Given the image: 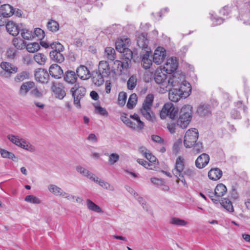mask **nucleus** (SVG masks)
<instances>
[{"instance_id":"nucleus-1","label":"nucleus","mask_w":250,"mask_h":250,"mask_svg":"<svg viewBox=\"0 0 250 250\" xmlns=\"http://www.w3.org/2000/svg\"><path fill=\"white\" fill-rule=\"evenodd\" d=\"M192 113V107L191 105L183 106L179 113V117L177 122L172 121L167 124V128L168 131L171 134H173L178 127L182 128H187L191 121Z\"/></svg>"},{"instance_id":"nucleus-2","label":"nucleus","mask_w":250,"mask_h":250,"mask_svg":"<svg viewBox=\"0 0 250 250\" xmlns=\"http://www.w3.org/2000/svg\"><path fill=\"white\" fill-rule=\"evenodd\" d=\"M168 90L169 100L173 102H177L181 99L186 98L190 95L191 87L189 83L184 81L180 84V87L171 88Z\"/></svg>"},{"instance_id":"nucleus-3","label":"nucleus","mask_w":250,"mask_h":250,"mask_svg":"<svg viewBox=\"0 0 250 250\" xmlns=\"http://www.w3.org/2000/svg\"><path fill=\"white\" fill-rule=\"evenodd\" d=\"M154 95L148 94L146 97L142 106L140 111L143 117L147 121L153 122L155 120V114L152 110V104L154 101Z\"/></svg>"},{"instance_id":"nucleus-4","label":"nucleus","mask_w":250,"mask_h":250,"mask_svg":"<svg viewBox=\"0 0 250 250\" xmlns=\"http://www.w3.org/2000/svg\"><path fill=\"white\" fill-rule=\"evenodd\" d=\"M130 119L125 115L121 116V121L129 128L137 131H141L144 128L145 123L142 121L137 114L130 115Z\"/></svg>"},{"instance_id":"nucleus-5","label":"nucleus","mask_w":250,"mask_h":250,"mask_svg":"<svg viewBox=\"0 0 250 250\" xmlns=\"http://www.w3.org/2000/svg\"><path fill=\"white\" fill-rule=\"evenodd\" d=\"M50 47L53 49L50 52V59L54 62L61 63L64 60V57L62 54L64 48L59 42H54L50 43Z\"/></svg>"},{"instance_id":"nucleus-6","label":"nucleus","mask_w":250,"mask_h":250,"mask_svg":"<svg viewBox=\"0 0 250 250\" xmlns=\"http://www.w3.org/2000/svg\"><path fill=\"white\" fill-rule=\"evenodd\" d=\"M73 98L74 104L78 108H81L80 104L81 100L85 96L86 89L84 87L80 86L78 84H75L70 89Z\"/></svg>"},{"instance_id":"nucleus-7","label":"nucleus","mask_w":250,"mask_h":250,"mask_svg":"<svg viewBox=\"0 0 250 250\" xmlns=\"http://www.w3.org/2000/svg\"><path fill=\"white\" fill-rule=\"evenodd\" d=\"M198 138V131L196 128L188 129L186 133L184 144L186 147L190 148L192 147L197 142Z\"/></svg>"},{"instance_id":"nucleus-8","label":"nucleus","mask_w":250,"mask_h":250,"mask_svg":"<svg viewBox=\"0 0 250 250\" xmlns=\"http://www.w3.org/2000/svg\"><path fill=\"white\" fill-rule=\"evenodd\" d=\"M178 113V110L171 103H166L163 106L160 116L162 119H165L167 117L174 119Z\"/></svg>"},{"instance_id":"nucleus-9","label":"nucleus","mask_w":250,"mask_h":250,"mask_svg":"<svg viewBox=\"0 0 250 250\" xmlns=\"http://www.w3.org/2000/svg\"><path fill=\"white\" fill-rule=\"evenodd\" d=\"M167 90L171 88H179L180 84L184 82V78L179 74L174 73L171 75H168L167 78Z\"/></svg>"},{"instance_id":"nucleus-10","label":"nucleus","mask_w":250,"mask_h":250,"mask_svg":"<svg viewBox=\"0 0 250 250\" xmlns=\"http://www.w3.org/2000/svg\"><path fill=\"white\" fill-rule=\"evenodd\" d=\"M167 78L168 76L164 74L161 70H156L154 76V80L155 82L160 85V87L164 90L167 91Z\"/></svg>"},{"instance_id":"nucleus-11","label":"nucleus","mask_w":250,"mask_h":250,"mask_svg":"<svg viewBox=\"0 0 250 250\" xmlns=\"http://www.w3.org/2000/svg\"><path fill=\"white\" fill-rule=\"evenodd\" d=\"M178 64L176 58H171L167 60L164 65L163 70L167 73L170 74L177 69Z\"/></svg>"},{"instance_id":"nucleus-12","label":"nucleus","mask_w":250,"mask_h":250,"mask_svg":"<svg viewBox=\"0 0 250 250\" xmlns=\"http://www.w3.org/2000/svg\"><path fill=\"white\" fill-rule=\"evenodd\" d=\"M184 160L181 157H179L176 161L175 168L172 170L173 174L176 177L183 178V172L184 171Z\"/></svg>"},{"instance_id":"nucleus-13","label":"nucleus","mask_w":250,"mask_h":250,"mask_svg":"<svg viewBox=\"0 0 250 250\" xmlns=\"http://www.w3.org/2000/svg\"><path fill=\"white\" fill-rule=\"evenodd\" d=\"M166 56V52L163 47H158L154 52L153 61L157 64H160L163 62L165 57Z\"/></svg>"},{"instance_id":"nucleus-14","label":"nucleus","mask_w":250,"mask_h":250,"mask_svg":"<svg viewBox=\"0 0 250 250\" xmlns=\"http://www.w3.org/2000/svg\"><path fill=\"white\" fill-rule=\"evenodd\" d=\"M35 77L37 81L42 83H46L50 76L46 70L40 68L35 72Z\"/></svg>"},{"instance_id":"nucleus-15","label":"nucleus","mask_w":250,"mask_h":250,"mask_svg":"<svg viewBox=\"0 0 250 250\" xmlns=\"http://www.w3.org/2000/svg\"><path fill=\"white\" fill-rule=\"evenodd\" d=\"M209 159V156L208 154L202 153L196 160L195 166L198 168H203L208 164Z\"/></svg>"},{"instance_id":"nucleus-16","label":"nucleus","mask_w":250,"mask_h":250,"mask_svg":"<svg viewBox=\"0 0 250 250\" xmlns=\"http://www.w3.org/2000/svg\"><path fill=\"white\" fill-rule=\"evenodd\" d=\"M77 77H79L83 80H86L91 77V74L87 67L81 65L76 70Z\"/></svg>"},{"instance_id":"nucleus-17","label":"nucleus","mask_w":250,"mask_h":250,"mask_svg":"<svg viewBox=\"0 0 250 250\" xmlns=\"http://www.w3.org/2000/svg\"><path fill=\"white\" fill-rule=\"evenodd\" d=\"M50 75L55 79H60L63 74V71L61 67L57 64H52L49 69Z\"/></svg>"},{"instance_id":"nucleus-18","label":"nucleus","mask_w":250,"mask_h":250,"mask_svg":"<svg viewBox=\"0 0 250 250\" xmlns=\"http://www.w3.org/2000/svg\"><path fill=\"white\" fill-rule=\"evenodd\" d=\"M98 71L103 74V76L108 77L111 73V69L109 63L105 61L99 62Z\"/></svg>"},{"instance_id":"nucleus-19","label":"nucleus","mask_w":250,"mask_h":250,"mask_svg":"<svg viewBox=\"0 0 250 250\" xmlns=\"http://www.w3.org/2000/svg\"><path fill=\"white\" fill-rule=\"evenodd\" d=\"M51 89L56 94V97L60 99H63L66 95L65 90L60 83H52Z\"/></svg>"},{"instance_id":"nucleus-20","label":"nucleus","mask_w":250,"mask_h":250,"mask_svg":"<svg viewBox=\"0 0 250 250\" xmlns=\"http://www.w3.org/2000/svg\"><path fill=\"white\" fill-rule=\"evenodd\" d=\"M35 84L33 82H26L23 83L19 89V94L25 96L28 92L35 87Z\"/></svg>"},{"instance_id":"nucleus-21","label":"nucleus","mask_w":250,"mask_h":250,"mask_svg":"<svg viewBox=\"0 0 250 250\" xmlns=\"http://www.w3.org/2000/svg\"><path fill=\"white\" fill-rule=\"evenodd\" d=\"M148 41L147 39V35L146 33H142L137 39V43L140 48L146 50H149L148 48Z\"/></svg>"},{"instance_id":"nucleus-22","label":"nucleus","mask_w":250,"mask_h":250,"mask_svg":"<svg viewBox=\"0 0 250 250\" xmlns=\"http://www.w3.org/2000/svg\"><path fill=\"white\" fill-rule=\"evenodd\" d=\"M6 28L7 32L13 36H17L20 30L19 26L12 21H9L7 23Z\"/></svg>"},{"instance_id":"nucleus-23","label":"nucleus","mask_w":250,"mask_h":250,"mask_svg":"<svg viewBox=\"0 0 250 250\" xmlns=\"http://www.w3.org/2000/svg\"><path fill=\"white\" fill-rule=\"evenodd\" d=\"M91 76L93 83L97 86L103 84L104 81V78H106V77L103 76V74L98 70L93 71Z\"/></svg>"},{"instance_id":"nucleus-24","label":"nucleus","mask_w":250,"mask_h":250,"mask_svg":"<svg viewBox=\"0 0 250 250\" xmlns=\"http://www.w3.org/2000/svg\"><path fill=\"white\" fill-rule=\"evenodd\" d=\"M63 79L68 83L75 84L77 80V75L74 71L68 70L65 72L63 76Z\"/></svg>"},{"instance_id":"nucleus-25","label":"nucleus","mask_w":250,"mask_h":250,"mask_svg":"<svg viewBox=\"0 0 250 250\" xmlns=\"http://www.w3.org/2000/svg\"><path fill=\"white\" fill-rule=\"evenodd\" d=\"M92 181L98 184L103 188L109 191H113L115 190V188L113 186L110 185L108 182L100 179L98 177L95 176Z\"/></svg>"},{"instance_id":"nucleus-26","label":"nucleus","mask_w":250,"mask_h":250,"mask_svg":"<svg viewBox=\"0 0 250 250\" xmlns=\"http://www.w3.org/2000/svg\"><path fill=\"white\" fill-rule=\"evenodd\" d=\"M0 11L1 15L4 18L10 17L14 14V9L9 4L1 5Z\"/></svg>"},{"instance_id":"nucleus-27","label":"nucleus","mask_w":250,"mask_h":250,"mask_svg":"<svg viewBox=\"0 0 250 250\" xmlns=\"http://www.w3.org/2000/svg\"><path fill=\"white\" fill-rule=\"evenodd\" d=\"M0 67L6 72L10 74H15L18 72L17 67L13 65L11 63L7 62H2L0 63Z\"/></svg>"},{"instance_id":"nucleus-28","label":"nucleus","mask_w":250,"mask_h":250,"mask_svg":"<svg viewBox=\"0 0 250 250\" xmlns=\"http://www.w3.org/2000/svg\"><path fill=\"white\" fill-rule=\"evenodd\" d=\"M197 113L201 116H206L211 114V107L208 104H203L200 105L197 109Z\"/></svg>"},{"instance_id":"nucleus-29","label":"nucleus","mask_w":250,"mask_h":250,"mask_svg":"<svg viewBox=\"0 0 250 250\" xmlns=\"http://www.w3.org/2000/svg\"><path fill=\"white\" fill-rule=\"evenodd\" d=\"M76 169L77 171L80 173L81 175L87 177L92 181L93 180V179L95 177L94 174L81 166L76 167Z\"/></svg>"},{"instance_id":"nucleus-30","label":"nucleus","mask_w":250,"mask_h":250,"mask_svg":"<svg viewBox=\"0 0 250 250\" xmlns=\"http://www.w3.org/2000/svg\"><path fill=\"white\" fill-rule=\"evenodd\" d=\"M222 172L218 168H212L208 173V178L214 181L218 180L222 177Z\"/></svg>"},{"instance_id":"nucleus-31","label":"nucleus","mask_w":250,"mask_h":250,"mask_svg":"<svg viewBox=\"0 0 250 250\" xmlns=\"http://www.w3.org/2000/svg\"><path fill=\"white\" fill-rule=\"evenodd\" d=\"M7 138L12 143L20 147L22 146L23 143H25L24 139L20 138L18 135L8 134L7 136Z\"/></svg>"},{"instance_id":"nucleus-32","label":"nucleus","mask_w":250,"mask_h":250,"mask_svg":"<svg viewBox=\"0 0 250 250\" xmlns=\"http://www.w3.org/2000/svg\"><path fill=\"white\" fill-rule=\"evenodd\" d=\"M149 56L150 51L146 50V53L144 55L142 60V65L146 69H149L152 65V61L149 59Z\"/></svg>"},{"instance_id":"nucleus-33","label":"nucleus","mask_w":250,"mask_h":250,"mask_svg":"<svg viewBox=\"0 0 250 250\" xmlns=\"http://www.w3.org/2000/svg\"><path fill=\"white\" fill-rule=\"evenodd\" d=\"M214 189L215 197H217L219 199L223 196L227 191L226 187L223 184H218Z\"/></svg>"},{"instance_id":"nucleus-34","label":"nucleus","mask_w":250,"mask_h":250,"mask_svg":"<svg viewBox=\"0 0 250 250\" xmlns=\"http://www.w3.org/2000/svg\"><path fill=\"white\" fill-rule=\"evenodd\" d=\"M30 73L28 71H22L18 73L14 78V81L17 83H21L25 80L29 79Z\"/></svg>"},{"instance_id":"nucleus-35","label":"nucleus","mask_w":250,"mask_h":250,"mask_svg":"<svg viewBox=\"0 0 250 250\" xmlns=\"http://www.w3.org/2000/svg\"><path fill=\"white\" fill-rule=\"evenodd\" d=\"M48 189L53 194L62 197V195L65 192L61 188L53 184L49 185L48 187Z\"/></svg>"},{"instance_id":"nucleus-36","label":"nucleus","mask_w":250,"mask_h":250,"mask_svg":"<svg viewBox=\"0 0 250 250\" xmlns=\"http://www.w3.org/2000/svg\"><path fill=\"white\" fill-rule=\"evenodd\" d=\"M86 206L87 208L91 211L97 212L102 213L103 212L102 208L97 205L95 204L93 201L90 199H87L86 201Z\"/></svg>"},{"instance_id":"nucleus-37","label":"nucleus","mask_w":250,"mask_h":250,"mask_svg":"<svg viewBox=\"0 0 250 250\" xmlns=\"http://www.w3.org/2000/svg\"><path fill=\"white\" fill-rule=\"evenodd\" d=\"M104 56L108 60L113 61L116 58L115 50L111 47H107L104 50Z\"/></svg>"},{"instance_id":"nucleus-38","label":"nucleus","mask_w":250,"mask_h":250,"mask_svg":"<svg viewBox=\"0 0 250 250\" xmlns=\"http://www.w3.org/2000/svg\"><path fill=\"white\" fill-rule=\"evenodd\" d=\"M221 206L229 212L234 211L233 207L231 202L227 198H223L220 201Z\"/></svg>"},{"instance_id":"nucleus-39","label":"nucleus","mask_w":250,"mask_h":250,"mask_svg":"<svg viewBox=\"0 0 250 250\" xmlns=\"http://www.w3.org/2000/svg\"><path fill=\"white\" fill-rule=\"evenodd\" d=\"M169 224L176 226H185L188 224V222L179 218L171 217L169 221Z\"/></svg>"},{"instance_id":"nucleus-40","label":"nucleus","mask_w":250,"mask_h":250,"mask_svg":"<svg viewBox=\"0 0 250 250\" xmlns=\"http://www.w3.org/2000/svg\"><path fill=\"white\" fill-rule=\"evenodd\" d=\"M114 65L117 68L118 71L121 73L124 69H126L128 67L129 64L124 61L123 62L119 60H116L114 62Z\"/></svg>"},{"instance_id":"nucleus-41","label":"nucleus","mask_w":250,"mask_h":250,"mask_svg":"<svg viewBox=\"0 0 250 250\" xmlns=\"http://www.w3.org/2000/svg\"><path fill=\"white\" fill-rule=\"evenodd\" d=\"M0 154L3 158H8L13 161L16 159V157L13 153L3 148H0Z\"/></svg>"},{"instance_id":"nucleus-42","label":"nucleus","mask_w":250,"mask_h":250,"mask_svg":"<svg viewBox=\"0 0 250 250\" xmlns=\"http://www.w3.org/2000/svg\"><path fill=\"white\" fill-rule=\"evenodd\" d=\"M122 53L123 54V60L127 62L128 64H129L133 57L132 51L126 48Z\"/></svg>"},{"instance_id":"nucleus-43","label":"nucleus","mask_w":250,"mask_h":250,"mask_svg":"<svg viewBox=\"0 0 250 250\" xmlns=\"http://www.w3.org/2000/svg\"><path fill=\"white\" fill-rule=\"evenodd\" d=\"M35 62L40 65H44L46 61V56L42 53H38L34 56Z\"/></svg>"},{"instance_id":"nucleus-44","label":"nucleus","mask_w":250,"mask_h":250,"mask_svg":"<svg viewBox=\"0 0 250 250\" xmlns=\"http://www.w3.org/2000/svg\"><path fill=\"white\" fill-rule=\"evenodd\" d=\"M137 101V97L136 94H131L128 100L127 107L128 109H132L136 105Z\"/></svg>"},{"instance_id":"nucleus-45","label":"nucleus","mask_w":250,"mask_h":250,"mask_svg":"<svg viewBox=\"0 0 250 250\" xmlns=\"http://www.w3.org/2000/svg\"><path fill=\"white\" fill-rule=\"evenodd\" d=\"M21 36L22 38L26 40H30L34 38V33L32 31L26 29H21Z\"/></svg>"},{"instance_id":"nucleus-46","label":"nucleus","mask_w":250,"mask_h":250,"mask_svg":"<svg viewBox=\"0 0 250 250\" xmlns=\"http://www.w3.org/2000/svg\"><path fill=\"white\" fill-rule=\"evenodd\" d=\"M47 27L50 31L56 32L59 30V24L57 21L51 20L48 22Z\"/></svg>"},{"instance_id":"nucleus-47","label":"nucleus","mask_w":250,"mask_h":250,"mask_svg":"<svg viewBox=\"0 0 250 250\" xmlns=\"http://www.w3.org/2000/svg\"><path fill=\"white\" fill-rule=\"evenodd\" d=\"M12 42L14 46L18 49H22L25 46V42L20 39L15 38Z\"/></svg>"},{"instance_id":"nucleus-48","label":"nucleus","mask_w":250,"mask_h":250,"mask_svg":"<svg viewBox=\"0 0 250 250\" xmlns=\"http://www.w3.org/2000/svg\"><path fill=\"white\" fill-rule=\"evenodd\" d=\"M24 200L26 202L34 204H40L41 203V201L39 198L33 195L26 196Z\"/></svg>"},{"instance_id":"nucleus-49","label":"nucleus","mask_w":250,"mask_h":250,"mask_svg":"<svg viewBox=\"0 0 250 250\" xmlns=\"http://www.w3.org/2000/svg\"><path fill=\"white\" fill-rule=\"evenodd\" d=\"M40 48V45L37 42L29 43L26 46V49L30 53H34Z\"/></svg>"},{"instance_id":"nucleus-50","label":"nucleus","mask_w":250,"mask_h":250,"mask_svg":"<svg viewBox=\"0 0 250 250\" xmlns=\"http://www.w3.org/2000/svg\"><path fill=\"white\" fill-rule=\"evenodd\" d=\"M183 174L189 178H192L196 175V170L194 168H187L184 170Z\"/></svg>"},{"instance_id":"nucleus-51","label":"nucleus","mask_w":250,"mask_h":250,"mask_svg":"<svg viewBox=\"0 0 250 250\" xmlns=\"http://www.w3.org/2000/svg\"><path fill=\"white\" fill-rule=\"evenodd\" d=\"M136 83H137V78L135 76H131L127 83V88L130 90L133 89L136 85Z\"/></svg>"},{"instance_id":"nucleus-52","label":"nucleus","mask_w":250,"mask_h":250,"mask_svg":"<svg viewBox=\"0 0 250 250\" xmlns=\"http://www.w3.org/2000/svg\"><path fill=\"white\" fill-rule=\"evenodd\" d=\"M24 142L25 143H23L22 144V146H21V148H22L31 152H33L36 150L35 147L32 145L30 143L26 141L25 139Z\"/></svg>"},{"instance_id":"nucleus-53","label":"nucleus","mask_w":250,"mask_h":250,"mask_svg":"<svg viewBox=\"0 0 250 250\" xmlns=\"http://www.w3.org/2000/svg\"><path fill=\"white\" fill-rule=\"evenodd\" d=\"M127 94L124 92H121L118 95V102L119 105H124L126 103Z\"/></svg>"},{"instance_id":"nucleus-54","label":"nucleus","mask_w":250,"mask_h":250,"mask_svg":"<svg viewBox=\"0 0 250 250\" xmlns=\"http://www.w3.org/2000/svg\"><path fill=\"white\" fill-rule=\"evenodd\" d=\"M33 33H34V38L37 37L40 40L43 39L45 36L44 31L40 28H35Z\"/></svg>"},{"instance_id":"nucleus-55","label":"nucleus","mask_w":250,"mask_h":250,"mask_svg":"<svg viewBox=\"0 0 250 250\" xmlns=\"http://www.w3.org/2000/svg\"><path fill=\"white\" fill-rule=\"evenodd\" d=\"M120 158L119 155L116 153L111 154L109 156V163L110 165H113L117 163Z\"/></svg>"},{"instance_id":"nucleus-56","label":"nucleus","mask_w":250,"mask_h":250,"mask_svg":"<svg viewBox=\"0 0 250 250\" xmlns=\"http://www.w3.org/2000/svg\"><path fill=\"white\" fill-rule=\"evenodd\" d=\"M192 151L195 153H199L203 151V147L202 146V144L201 143H197L196 144H195L193 146Z\"/></svg>"},{"instance_id":"nucleus-57","label":"nucleus","mask_w":250,"mask_h":250,"mask_svg":"<svg viewBox=\"0 0 250 250\" xmlns=\"http://www.w3.org/2000/svg\"><path fill=\"white\" fill-rule=\"evenodd\" d=\"M17 51L14 48H9L6 51V55L8 59H14L16 56Z\"/></svg>"},{"instance_id":"nucleus-58","label":"nucleus","mask_w":250,"mask_h":250,"mask_svg":"<svg viewBox=\"0 0 250 250\" xmlns=\"http://www.w3.org/2000/svg\"><path fill=\"white\" fill-rule=\"evenodd\" d=\"M211 20L213 22V26L220 25L223 22V20L221 18L215 17L212 14H211Z\"/></svg>"},{"instance_id":"nucleus-59","label":"nucleus","mask_w":250,"mask_h":250,"mask_svg":"<svg viewBox=\"0 0 250 250\" xmlns=\"http://www.w3.org/2000/svg\"><path fill=\"white\" fill-rule=\"evenodd\" d=\"M136 200L138 201V202L142 205L143 208L146 210H147V205L146 204V201L144 199V198L141 196H136V195L134 196Z\"/></svg>"},{"instance_id":"nucleus-60","label":"nucleus","mask_w":250,"mask_h":250,"mask_svg":"<svg viewBox=\"0 0 250 250\" xmlns=\"http://www.w3.org/2000/svg\"><path fill=\"white\" fill-rule=\"evenodd\" d=\"M145 157L149 161L150 163L153 164H156L157 160V158L153 156L150 152L149 151Z\"/></svg>"},{"instance_id":"nucleus-61","label":"nucleus","mask_w":250,"mask_h":250,"mask_svg":"<svg viewBox=\"0 0 250 250\" xmlns=\"http://www.w3.org/2000/svg\"><path fill=\"white\" fill-rule=\"evenodd\" d=\"M208 196L214 204H217L220 202V199L217 197H215V191L214 192L208 191Z\"/></svg>"},{"instance_id":"nucleus-62","label":"nucleus","mask_w":250,"mask_h":250,"mask_svg":"<svg viewBox=\"0 0 250 250\" xmlns=\"http://www.w3.org/2000/svg\"><path fill=\"white\" fill-rule=\"evenodd\" d=\"M96 110L99 114L104 116H107L108 115V112L106 111L105 108L101 106L96 107Z\"/></svg>"},{"instance_id":"nucleus-63","label":"nucleus","mask_w":250,"mask_h":250,"mask_svg":"<svg viewBox=\"0 0 250 250\" xmlns=\"http://www.w3.org/2000/svg\"><path fill=\"white\" fill-rule=\"evenodd\" d=\"M126 48L123 45L122 42H118L116 43V49L119 52L122 53Z\"/></svg>"},{"instance_id":"nucleus-64","label":"nucleus","mask_w":250,"mask_h":250,"mask_svg":"<svg viewBox=\"0 0 250 250\" xmlns=\"http://www.w3.org/2000/svg\"><path fill=\"white\" fill-rule=\"evenodd\" d=\"M31 94L32 96L37 98L41 97L42 96V93L37 87L34 88L33 90H31Z\"/></svg>"}]
</instances>
